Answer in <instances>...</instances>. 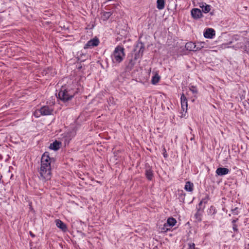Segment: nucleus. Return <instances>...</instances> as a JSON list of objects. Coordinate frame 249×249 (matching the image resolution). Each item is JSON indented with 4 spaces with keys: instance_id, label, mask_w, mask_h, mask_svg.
Returning a JSON list of instances; mask_svg holds the SVG:
<instances>
[{
    "instance_id": "1",
    "label": "nucleus",
    "mask_w": 249,
    "mask_h": 249,
    "mask_svg": "<svg viewBox=\"0 0 249 249\" xmlns=\"http://www.w3.org/2000/svg\"><path fill=\"white\" fill-rule=\"evenodd\" d=\"M53 160V159L49 157L48 152L44 153L42 156L39 174L40 178L43 180H48L51 178V163Z\"/></svg>"
},
{
    "instance_id": "2",
    "label": "nucleus",
    "mask_w": 249,
    "mask_h": 249,
    "mask_svg": "<svg viewBox=\"0 0 249 249\" xmlns=\"http://www.w3.org/2000/svg\"><path fill=\"white\" fill-rule=\"evenodd\" d=\"M124 49L122 46H117L111 55L112 62L119 64L123 61L125 57Z\"/></svg>"
},
{
    "instance_id": "3",
    "label": "nucleus",
    "mask_w": 249,
    "mask_h": 249,
    "mask_svg": "<svg viewBox=\"0 0 249 249\" xmlns=\"http://www.w3.org/2000/svg\"><path fill=\"white\" fill-rule=\"evenodd\" d=\"M74 95V92L73 91L68 90L66 89H61L58 94L59 98L63 102H66L71 100Z\"/></svg>"
},
{
    "instance_id": "4",
    "label": "nucleus",
    "mask_w": 249,
    "mask_h": 249,
    "mask_svg": "<svg viewBox=\"0 0 249 249\" xmlns=\"http://www.w3.org/2000/svg\"><path fill=\"white\" fill-rule=\"evenodd\" d=\"M53 111V109L48 106H44L40 109L36 110L34 113V115L38 117L40 115H49L52 114Z\"/></svg>"
},
{
    "instance_id": "5",
    "label": "nucleus",
    "mask_w": 249,
    "mask_h": 249,
    "mask_svg": "<svg viewBox=\"0 0 249 249\" xmlns=\"http://www.w3.org/2000/svg\"><path fill=\"white\" fill-rule=\"evenodd\" d=\"M99 43V39L95 37L88 41V42L85 44L84 48L88 49L89 48L96 47L98 45Z\"/></svg>"
},
{
    "instance_id": "6",
    "label": "nucleus",
    "mask_w": 249,
    "mask_h": 249,
    "mask_svg": "<svg viewBox=\"0 0 249 249\" xmlns=\"http://www.w3.org/2000/svg\"><path fill=\"white\" fill-rule=\"evenodd\" d=\"M191 15L195 19H198L202 16L201 10L198 8H194L191 10Z\"/></svg>"
},
{
    "instance_id": "7",
    "label": "nucleus",
    "mask_w": 249,
    "mask_h": 249,
    "mask_svg": "<svg viewBox=\"0 0 249 249\" xmlns=\"http://www.w3.org/2000/svg\"><path fill=\"white\" fill-rule=\"evenodd\" d=\"M177 223L176 220L173 217L169 218L167 219V223H165L164 224V228L163 230H168V228L167 227H173L174 226L176 223Z\"/></svg>"
},
{
    "instance_id": "8",
    "label": "nucleus",
    "mask_w": 249,
    "mask_h": 249,
    "mask_svg": "<svg viewBox=\"0 0 249 249\" xmlns=\"http://www.w3.org/2000/svg\"><path fill=\"white\" fill-rule=\"evenodd\" d=\"M55 223L56 226L60 229L62 231H66L67 230V227L66 225L61 220L57 219L55 220Z\"/></svg>"
},
{
    "instance_id": "9",
    "label": "nucleus",
    "mask_w": 249,
    "mask_h": 249,
    "mask_svg": "<svg viewBox=\"0 0 249 249\" xmlns=\"http://www.w3.org/2000/svg\"><path fill=\"white\" fill-rule=\"evenodd\" d=\"M215 35V31L211 28L207 29L204 33V36L206 38H211Z\"/></svg>"
},
{
    "instance_id": "10",
    "label": "nucleus",
    "mask_w": 249,
    "mask_h": 249,
    "mask_svg": "<svg viewBox=\"0 0 249 249\" xmlns=\"http://www.w3.org/2000/svg\"><path fill=\"white\" fill-rule=\"evenodd\" d=\"M229 170L226 168L219 167V168H218L216 171V173L218 176H221L227 175L229 173Z\"/></svg>"
},
{
    "instance_id": "11",
    "label": "nucleus",
    "mask_w": 249,
    "mask_h": 249,
    "mask_svg": "<svg viewBox=\"0 0 249 249\" xmlns=\"http://www.w3.org/2000/svg\"><path fill=\"white\" fill-rule=\"evenodd\" d=\"M181 107L183 111L187 110V100L186 97L185 96L184 94H182L181 96Z\"/></svg>"
},
{
    "instance_id": "12",
    "label": "nucleus",
    "mask_w": 249,
    "mask_h": 249,
    "mask_svg": "<svg viewBox=\"0 0 249 249\" xmlns=\"http://www.w3.org/2000/svg\"><path fill=\"white\" fill-rule=\"evenodd\" d=\"M61 145V142L55 141L53 143H51L49 146V148L51 149L54 150H57L60 148V145Z\"/></svg>"
},
{
    "instance_id": "13",
    "label": "nucleus",
    "mask_w": 249,
    "mask_h": 249,
    "mask_svg": "<svg viewBox=\"0 0 249 249\" xmlns=\"http://www.w3.org/2000/svg\"><path fill=\"white\" fill-rule=\"evenodd\" d=\"M199 6L202 8V11L205 13H207L211 10L210 5L207 4L206 3H200Z\"/></svg>"
},
{
    "instance_id": "14",
    "label": "nucleus",
    "mask_w": 249,
    "mask_h": 249,
    "mask_svg": "<svg viewBox=\"0 0 249 249\" xmlns=\"http://www.w3.org/2000/svg\"><path fill=\"white\" fill-rule=\"evenodd\" d=\"M196 44L192 42H187L185 45L186 50L190 51H196Z\"/></svg>"
},
{
    "instance_id": "15",
    "label": "nucleus",
    "mask_w": 249,
    "mask_h": 249,
    "mask_svg": "<svg viewBox=\"0 0 249 249\" xmlns=\"http://www.w3.org/2000/svg\"><path fill=\"white\" fill-rule=\"evenodd\" d=\"M194 189V184L193 183L187 181L186 182V184L184 187V189L189 192H192Z\"/></svg>"
},
{
    "instance_id": "16",
    "label": "nucleus",
    "mask_w": 249,
    "mask_h": 249,
    "mask_svg": "<svg viewBox=\"0 0 249 249\" xmlns=\"http://www.w3.org/2000/svg\"><path fill=\"white\" fill-rule=\"evenodd\" d=\"M157 7L159 10H162L164 8L165 1L164 0H157Z\"/></svg>"
},
{
    "instance_id": "17",
    "label": "nucleus",
    "mask_w": 249,
    "mask_h": 249,
    "mask_svg": "<svg viewBox=\"0 0 249 249\" xmlns=\"http://www.w3.org/2000/svg\"><path fill=\"white\" fill-rule=\"evenodd\" d=\"M145 175L146 176L148 180H152L153 176V174L152 171L150 169H146V170L145 171Z\"/></svg>"
},
{
    "instance_id": "18",
    "label": "nucleus",
    "mask_w": 249,
    "mask_h": 249,
    "mask_svg": "<svg viewBox=\"0 0 249 249\" xmlns=\"http://www.w3.org/2000/svg\"><path fill=\"white\" fill-rule=\"evenodd\" d=\"M111 15L112 13L110 12H106L103 13L101 18L103 20H107L109 18Z\"/></svg>"
},
{
    "instance_id": "19",
    "label": "nucleus",
    "mask_w": 249,
    "mask_h": 249,
    "mask_svg": "<svg viewBox=\"0 0 249 249\" xmlns=\"http://www.w3.org/2000/svg\"><path fill=\"white\" fill-rule=\"evenodd\" d=\"M160 79V76L158 74H156L154 76H153L151 82L153 84L155 85L159 82Z\"/></svg>"
},
{
    "instance_id": "20",
    "label": "nucleus",
    "mask_w": 249,
    "mask_h": 249,
    "mask_svg": "<svg viewBox=\"0 0 249 249\" xmlns=\"http://www.w3.org/2000/svg\"><path fill=\"white\" fill-rule=\"evenodd\" d=\"M144 47L142 45L141 46V47L140 48V50L139 51V53L138 54H135V58L136 59L138 57L140 56V53H141V55H142V53L144 51Z\"/></svg>"
},
{
    "instance_id": "21",
    "label": "nucleus",
    "mask_w": 249,
    "mask_h": 249,
    "mask_svg": "<svg viewBox=\"0 0 249 249\" xmlns=\"http://www.w3.org/2000/svg\"><path fill=\"white\" fill-rule=\"evenodd\" d=\"M188 249H199L196 247V245L194 243H188Z\"/></svg>"
},
{
    "instance_id": "22",
    "label": "nucleus",
    "mask_w": 249,
    "mask_h": 249,
    "mask_svg": "<svg viewBox=\"0 0 249 249\" xmlns=\"http://www.w3.org/2000/svg\"><path fill=\"white\" fill-rule=\"evenodd\" d=\"M202 44H203V43H198L197 44H196V48H195V50H196V51H197V50H200L203 47V46H202Z\"/></svg>"
},
{
    "instance_id": "23",
    "label": "nucleus",
    "mask_w": 249,
    "mask_h": 249,
    "mask_svg": "<svg viewBox=\"0 0 249 249\" xmlns=\"http://www.w3.org/2000/svg\"><path fill=\"white\" fill-rule=\"evenodd\" d=\"M190 90L193 93H197V90L194 86H192L191 88H190Z\"/></svg>"
},
{
    "instance_id": "24",
    "label": "nucleus",
    "mask_w": 249,
    "mask_h": 249,
    "mask_svg": "<svg viewBox=\"0 0 249 249\" xmlns=\"http://www.w3.org/2000/svg\"><path fill=\"white\" fill-rule=\"evenodd\" d=\"M232 229L234 231H238L237 225L236 224L232 225Z\"/></svg>"
},
{
    "instance_id": "25",
    "label": "nucleus",
    "mask_w": 249,
    "mask_h": 249,
    "mask_svg": "<svg viewBox=\"0 0 249 249\" xmlns=\"http://www.w3.org/2000/svg\"><path fill=\"white\" fill-rule=\"evenodd\" d=\"M207 199H208V198H207H207H205L203 199H202V200L200 202V203H199V205H201L202 204V203H206L207 202Z\"/></svg>"
},
{
    "instance_id": "26",
    "label": "nucleus",
    "mask_w": 249,
    "mask_h": 249,
    "mask_svg": "<svg viewBox=\"0 0 249 249\" xmlns=\"http://www.w3.org/2000/svg\"><path fill=\"white\" fill-rule=\"evenodd\" d=\"M237 220H238V218H236V219L232 220V225H234V224H235V223L236 222V221Z\"/></svg>"
},
{
    "instance_id": "27",
    "label": "nucleus",
    "mask_w": 249,
    "mask_h": 249,
    "mask_svg": "<svg viewBox=\"0 0 249 249\" xmlns=\"http://www.w3.org/2000/svg\"><path fill=\"white\" fill-rule=\"evenodd\" d=\"M30 234L33 237H34L35 236V234L33 233L31 231H30Z\"/></svg>"
},
{
    "instance_id": "28",
    "label": "nucleus",
    "mask_w": 249,
    "mask_h": 249,
    "mask_svg": "<svg viewBox=\"0 0 249 249\" xmlns=\"http://www.w3.org/2000/svg\"><path fill=\"white\" fill-rule=\"evenodd\" d=\"M237 208H235V209L233 210L232 211L233 212H235V211L236 210Z\"/></svg>"
},
{
    "instance_id": "29",
    "label": "nucleus",
    "mask_w": 249,
    "mask_h": 249,
    "mask_svg": "<svg viewBox=\"0 0 249 249\" xmlns=\"http://www.w3.org/2000/svg\"><path fill=\"white\" fill-rule=\"evenodd\" d=\"M211 209H213V206H212V207H211L210 210H211Z\"/></svg>"
}]
</instances>
